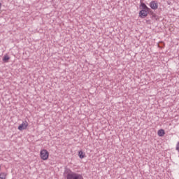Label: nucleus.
<instances>
[{"label":"nucleus","mask_w":179,"mask_h":179,"mask_svg":"<svg viewBox=\"0 0 179 179\" xmlns=\"http://www.w3.org/2000/svg\"><path fill=\"white\" fill-rule=\"evenodd\" d=\"M66 179H83V176L80 174L69 171L67 172Z\"/></svg>","instance_id":"1"},{"label":"nucleus","mask_w":179,"mask_h":179,"mask_svg":"<svg viewBox=\"0 0 179 179\" xmlns=\"http://www.w3.org/2000/svg\"><path fill=\"white\" fill-rule=\"evenodd\" d=\"M39 155L41 160L45 161L50 157V152L45 149L41 150Z\"/></svg>","instance_id":"2"},{"label":"nucleus","mask_w":179,"mask_h":179,"mask_svg":"<svg viewBox=\"0 0 179 179\" xmlns=\"http://www.w3.org/2000/svg\"><path fill=\"white\" fill-rule=\"evenodd\" d=\"M29 127V122L27 121H24L21 124L18 126L19 131H24Z\"/></svg>","instance_id":"3"},{"label":"nucleus","mask_w":179,"mask_h":179,"mask_svg":"<svg viewBox=\"0 0 179 179\" xmlns=\"http://www.w3.org/2000/svg\"><path fill=\"white\" fill-rule=\"evenodd\" d=\"M149 15V10H141L139 12V16L141 17V19H144V17H146Z\"/></svg>","instance_id":"4"},{"label":"nucleus","mask_w":179,"mask_h":179,"mask_svg":"<svg viewBox=\"0 0 179 179\" xmlns=\"http://www.w3.org/2000/svg\"><path fill=\"white\" fill-rule=\"evenodd\" d=\"M150 6L151 9H153L154 10H156L159 8V4H157V2L156 1H151L150 3Z\"/></svg>","instance_id":"5"},{"label":"nucleus","mask_w":179,"mask_h":179,"mask_svg":"<svg viewBox=\"0 0 179 179\" xmlns=\"http://www.w3.org/2000/svg\"><path fill=\"white\" fill-rule=\"evenodd\" d=\"M141 7L143 10H150V8H149L148 6H146V4H145L144 3H141Z\"/></svg>","instance_id":"6"},{"label":"nucleus","mask_w":179,"mask_h":179,"mask_svg":"<svg viewBox=\"0 0 179 179\" xmlns=\"http://www.w3.org/2000/svg\"><path fill=\"white\" fill-rule=\"evenodd\" d=\"M157 135L158 136H163L164 135H166V132L164 131V129H161L158 130Z\"/></svg>","instance_id":"7"},{"label":"nucleus","mask_w":179,"mask_h":179,"mask_svg":"<svg viewBox=\"0 0 179 179\" xmlns=\"http://www.w3.org/2000/svg\"><path fill=\"white\" fill-rule=\"evenodd\" d=\"M78 157L80 159H85V154L83 152V151L80 150L78 152Z\"/></svg>","instance_id":"8"},{"label":"nucleus","mask_w":179,"mask_h":179,"mask_svg":"<svg viewBox=\"0 0 179 179\" xmlns=\"http://www.w3.org/2000/svg\"><path fill=\"white\" fill-rule=\"evenodd\" d=\"M9 59H10V57H9V56L8 55H6L3 58V61L4 62H8V61H9Z\"/></svg>","instance_id":"9"},{"label":"nucleus","mask_w":179,"mask_h":179,"mask_svg":"<svg viewBox=\"0 0 179 179\" xmlns=\"http://www.w3.org/2000/svg\"><path fill=\"white\" fill-rule=\"evenodd\" d=\"M0 179H6V173H0Z\"/></svg>","instance_id":"10"},{"label":"nucleus","mask_w":179,"mask_h":179,"mask_svg":"<svg viewBox=\"0 0 179 179\" xmlns=\"http://www.w3.org/2000/svg\"><path fill=\"white\" fill-rule=\"evenodd\" d=\"M2 8V3H0V9Z\"/></svg>","instance_id":"11"},{"label":"nucleus","mask_w":179,"mask_h":179,"mask_svg":"<svg viewBox=\"0 0 179 179\" xmlns=\"http://www.w3.org/2000/svg\"><path fill=\"white\" fill-rule=\"evenodd\" d=\"M152 16H153V17H156V15H155V14H154Z\"/></svg>","instance_id":"12"}]
</instances>
